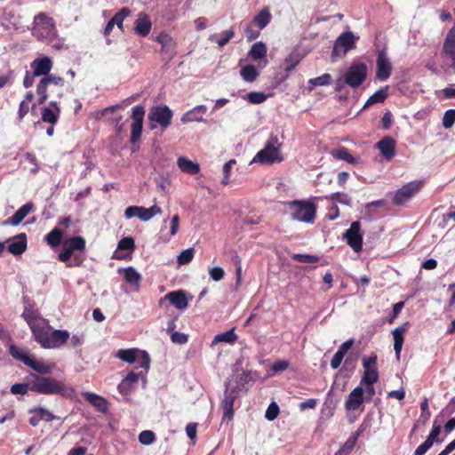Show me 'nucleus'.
Instances as JSON below:
<instances>
[{"label":"nucleus","mask_w":455,"mask_h":455,"mask_svg":"<svg viewBox=\"0 0 455 455\" xmlns=\"http://www.w3.org/2000/svg\"><path fill=\"white\" fill-rule=\"evenodd\" d=\"M236 162L235 159H231L229 160L228 162H227L224 165H223V174H224V177L221 180V184L226 186L228 184L229 182V175H230V172H231V168H232V165L235 164Z\"/></svg>","instance_id":"54"},{"label":"nucleus","mask_w":455,"mask_h":455,"mask_svg":"<svg viewBox=\"0 0 455 455\" xmlns=\"http://www.w3.org/2000/svg\"><path fill=\"white\" fill-rule=\"evenodd\" d=\"M238 379L239 384L244 385L251 381H254L256 379V373L252 372L251 371H243L238 376Z\"/></svg>","instance_id":"55"},{"label":"nucleus","mask_w":455,"mask_h":455,"mask_svg":"<svg viewBox=\"0 0 455 455\" xmlns=\"http://www.w3.org/2000/svg\"><path fill=\"white\" fill-rule=\"evenodd\" d=\"M14 83V70L8 62L0 64V89L10 86Z\"/></svg>","instance_id":"26"},{"label":"nucleus","mask_w":455,"mask_h":455,"mask_svg":"<svg viewBox=\"0 0 455 455\" xmlns=\"http://www.w3.org/2000/svg\"><path fill=\"white\" fill-rule=\"evenodd\" d=\"M188 337L185 333L175 331L171 334L172 343L183 345L188 342Z\"/></svg>","instance_id":"62"},{"label":"nucleus","mask_w":455,"mask_h":455,"mask_svg":"<svg viewBox=\"0 0 455 455\" xmlns=\"http://www.w3.org/2000/svg\"><path fill=\"white\" fill-rule=\"evenodd\" d=\"M177 165L182 172L190 175H196L200 172V166L196 162L183 156L178 157Z\"/></svg>","instance_id":"29"},{"label":"nucleus","mask_w":455,"mask_h":455,"mask_svg":"<svg viewBox=\"0 0 455 455\" xmlns=\"http://www.w3.org/2000/svg\"><path fill=\"white\" fill-rule=\"evenodd\" d=\"M82 395L89 403L94 406L99 411L103 413L107 412L108 409V401L104 397L91 392H84Z\"/></svg>","instance_id":"27"},{"label":"nucleus","mask_w":455,"mask_h":455,"mask_svg":"<svg viewBox=\"0 0 455 455\" xmlns=\"http://www.w3.org/2000/svg\"><path fill=\"white\" fill-rule=\"evenodd\" d=\"M156 39L161 44V53L167 54L169 57L174 55L176 43L172 36L165 31H162Z\"/></svg>","instance_id":"25"},{"label":"nucleus","mask_w":455,"mask_h":455,"mask_svg":"<svg viewBox=\"0 0 455 455\" xmlns=\"http://www.w3.org/2000/svg\"><path fill=\"white\" fill-rule=\"evenodd\" d=\"M326 199L331 201H336L343 204H349V199L346 194L336 192L331 194L330 196H326Z\"/></svg>","instance_id":"61"},{"label":"nucleus","mask_w":455,"mask_h":455,"mask_svg":"<svg viewBox=\"0 0 455 455\" xmlns=\"http://www.w3.org/2000/svg\"><path fill=\"white\" fill-rule=\"evenodd\" d=\"M195 250L194 248H188L182 251L178 256V263L180 265H187L190 263L194 258Z\"/></svg>","instance_id":"46"},{"label":"nucleus","mask_w":455,"mask_h":455,"mask_svg":"<svg viewBox=\"0 0 455 455\" xmlns=\"http://www.w3.org/2000/svg\"><path fill=\"white\" fill-rule=\"evenodd\" d=\"M247 99L252 104H260L266 100L267 96L263 92H251L247 94Z\"/></svg>","instance_id":"53"},{"label":"nucleus","mask_w":455,"mask_h":455,"mask_svg":"<svg viewBox=\"0 0 455 455\" xmlns=\"http://www.w3.org/2000/svg\"><path fill=\"white\" fill-rule=\"evenodd\" d=\"M234 36V30H228L225 32V34L221 36H219L217 35H212L210 37V40L212 42H215L218 44L220 47L224 46L228 43V41Z\"/></svg>","instance_id":"45"},{"label":"nucleus","mask_w":455,"mask_h":455,"mask_svg":"<svg viewBox=\"0 0 455 455\" xmlns=\"http://www.w3.org/2000/svg\"><path fill=\"white\" fill-rule=\"evenodd\" d=\"M55 22L52 17L45 12H40L34 18L33 28H54Z\"/></svg>","instance_id":"33"},{"label":"nucleus","mask_w":455,"mask_h":455,"mask_svg":"<svg viewBox=\"0 0 455 455\" xmlns=\"http://www.w3.org/2000/svg\"><path fill=\"white\" fill-rule=\"evenodd\" d=\"M271 13L267 8L262 9L254 18L253 23L259 28H264L271 20Z\"/></svg>","instance_id":"38"},{"label":"nucleus","mask_w":455,"mask_h":455,"mask_svg":"<svg viewBox=\"0 0 455 455\" xmlns=\"http://www.w3.org/2000/svg\"><path fill=\"white\" fill-rule=\"evenodd\" d=\"M267 52V49L266 44L262 42H257L251 45L249 56L254 60H258L266 58Z\"/></svg>","instance_id":"36"},{"label":"nucleus","mask_w":455,"mask_h":455,"mask_svg":"<svg viewBox=\"0 0 455 455\" xmlns=\"http://www.w3.org/2000/svg\"><path fill=\"white\" fill-rule=\"evenodd\" d=\"M423 187L420 180H413L406 183L397 189L392 198V204L395 206H402L409 202Z\"/></svg>","instance_id":"8"},{"label":"nucleus","mask_w":455,"mask_h":455,"mask_svg":"<svg viewBox=\"0 0 455 455\" xmlns=\"http://www.w3.org/2000/svg\"><path fill=\"white\" fill-rule=\"evenodd\" d=\"M24 320L28 324L31 331L33 333V337L44 328V325L47 323V320L43 318L37 310L33 308L26 307L21 315Z\"/></svg>","instance_id":"15"},{"label":"nucleus","mask_w":455,"mask_h":455,"mask_svg":"<svg viewBox=\"0 0 455 455\" xmlns=\"http://www.w3.org/2000/svg\"><path fill=\"white\" fill-rule=\"evenodd\" d=\"M140 212L139 214V219L141 220L142 221H148L154 216L160 214L162 212V210L159 206L154 204L149 208L140 206Z\"/></svg>","instance_id":"39"},{"label":"nucleus","mask_w":455,"mask_h":455,"mask_svg":"<svg viewBox=\"0 0 455 455\" xmlns=\"http://www.w3.org/2000/svg\"><path fill=\"white\" fill-rule=\"evenodd\" d=\"M377 360L378 356L375 353L363 357V375L361 379V385H373L379 380V372L376 367Z\"/></svg>","instance_id":"12"},{"label":"nucleus","mask_w":455,"mask_h":455,"mask_svg":"<svg viewBox=\"0 0 455 455\" xmlns=\"http://www.w3.org/2000/svg\"><path fill=\"white\" fill-rule=\"evenodd\" d=\"M33 34L36 36H42L49 44H52L53 38L56 37V30H34Z\"/></svg>","instance_id":"58"},{"label":"nucleus","mask_w":455,"mask_h":455,"mask_svg":"<svg viewBox=\"0 0 455 455\" xmlns=\"http://www.w3.org/2000/svg\"><path fill=\"white\" fill-rule=\"evenodd\" d=\"M388 86L381 87L379 90L375 92L366 101L363 108H366L375 103H382L387 98Z\"/></svg>","instance_id":"35"},{"label":"nucleus","mask_w":455,"mask_h":455,"mask_svg":"<svg viewBox=\"0 0 455 455\" xmlns=\"http://www.w3.org/2000/svg\"><path fill=\"white\" fill-rule=\"evenodd\" d=\"M395 144L392 137L386 136L376 144V147L387 160H391L395 155Z\"/></svg>","instance_id":"21"},{"label":"nucleus","mask_w":455,"mask_h":455,"mask_svg":"<svg viewBox=\"0 0 455 455\" xmlns=\"http://www.w3.org/2000/svg\"><path fill=\"white\" fill-rule=\"evenodd\" d=\"M240 75L244 81L251 83L258 78L259 72L253 65H246L241 68Z\"/></svg>","instance_id":"42"},{"label":"nucleus","mask_w":455,"mask_h":455,"mask_svg":"<svg viewBox=\"0 0 455 455\" xmlns=\"http://www.w3.org/2000/svg\"><path fill=\"white\" fill-rule=\"evenodd\" d=\"M62 237L63 232L60 228H54L45 235L44 240L51 247L55 248L60 244Z\"/></svg>","instance_id":"37"},{"label":"nucleus","mask_w":455,"mask_h":455,"mask_svg":"<svg viewBox=\"0 0 455 455\" xmlns=\"http://www.w3.org/2000/svg\"><path fill=\"white\" fill-rule=\"evenodd\" d=\"M237 398L236 388L231 390L227 387L224 393V399L221 403L223 419H232L234 417V403Z\"/></svg>","instance_id":"18"},{"label":"nucleus","mask_w":455,"mask_h":455,"mask_svg":"<svg viewBox=\"0 0 455 455\" xmlns=\"http://www.w3.org/2000/svg\"><path fill=\"white\" fill-rule=\"evenodd\" d=\"M156 440V435L151 430H144L139 435V442L143 445H149Z\"/></svg>","instance_id":"49"},{"label":"nucleus","mask_w":455,"mask_h":455,"mask_svg":"<svg viewBox=\"0 0 455 455\" xmlns=\"http://www.w3.org/2000/svg\"><path fill=\"white\" fill-rule=\"evenodd\" d=\"M357 440V435L354 437L348 438L346 443L340 447L339 450L343 453V455H348L354 449L355 443Z\"/></svg>","instance_id":"52"},{"label":"nucleus","mask_w":455,"mask_h":455,"mask_svg":"<svg viewBox=\"0 0 455 455\" xmlns=\"http://www.w3.org/2000/svg\"><path fill=\"white\" fill-rule=\"evenodd\" d=\"M145 109L143 106L137 105L132 108V117L133 122L131 125V142H137L142 133Z\"/></svg>","instance_id":"14"},{"label":"nucleus","mask_w":455,"mask_h":455,"mask_svg":"<svg viewBox=\"0 0 455 455\" xmlns=\"http://www.w3.org/2000/svg\"><path fill=\"white\" fill-rule=\"evenodd\" d=\"M164 299L170 300L177 309H185L188 304L186 293L183 291H170Z\"/></svg>","instance_id":"28"},{"label":"nucleus","mask_w":455,"mask_h":455,"mask_svg":"<svg viewBox=\"0 0 455 455\" xmlns=\"http://www.w3.org/2000/svg\"><path fill=\"white\" fill-rule=\"evenodd\" d=\"M131 14V10L127 7L122 8L116 12L107 23L105 28H113L114 26H117L118 28H123V22L126 17Z\"/></svg>","instance_id":"32"},{"label":"nucleus","mask_w":455,"mask_h":455,"mask_svg":"<svg viewBox=\"0 0 455 455\" xmlns=\"http://www.w3.org/2000/svg\"><path fill=\"white\" fill-rule=\"evenodd\" d=\"M210 276L214 281H220L224 277V270L220 267H212L209 270Z\"/></svg>","instance_id":"64"},{"label":"nucleus","mask_w":455,"mask_h":455,"mask_svg":"<svg viewBox=\"0 0 455 455\" xmlns=\"http://www.w3.org/2000/svg\"><path fill=\"white\" fill-rule=\"evenodd\" d=\"M367 75V65L362 61L355 60L344 74L345 82L352 88H358L366 80Z\"/></svg>","instance_id":"6"},{"label":"nucleus","mask_w":455,"mask_h":455,"mask_svg":"<svg viewBox=\"0 0 455 455\" xmlns=\"http://www.w3.org/2000/svg\"><path fill=\"white\" fill-rule=\"evenodd\" d=\"M122 106L120 104H116L108 108H105L101 110H98L94 112V117L98 120L102 119L108 112H115L120 109Z\"/></svg>","instance_id":"59"},{"label":"nucleus","mask_w":455,"mask_h":455,"mask_svg":"<svg viewBox=\"0 0 455 455\" xmlns=\"http://www.w3.org/2000/svg\"><path fill=\"white\" fill-rule=\"evenodd\" d=\"M343 238L346 239L347 243L354 250V251H362L363 235L361 234V223L359 221L352 222L350 228L343 234Z\"/></svg>","instance_id":"13"},{"label":"nucleus","mask_w":455,"mask_h":455,"mask_svg":"<svg viewBox=\"0 0 455 455\" xmlns=\"http://www.w3.org/2000/svg\"><path fill=\"white\" fill-rule=\"evenodd\" d=\"M151 27L152 22L149 16L144 12H140L133 28H151Z\"/></svg>","instance_id":"44"},{"label":"nucleus","mask_w":455,"mask_h":455,"mask_svg":"<svg viewBox=\"0 0 455 455\" xmlns=\"http://www.w3.org/2000/svg\"><path fill=\"white\" fill-rule=\"evenodd\" d=\"M331 155L338 160H343L352 164H356L355 158L345 148L332 150Z\"/></svg>","instance_id":"43"},{"label":"nucleus","mask_w":455,"mask_h":455,"mask_svg":"<svg viewBox=\"0 0 455 455\" xmlns=\"http://www.w3.org/2000/svg\"><path fill=\"white\" fill-rule=\"evenodd\" d=\"M292 259L300 263H316L319 261V257L310 254L296 253L292 255Z\"/></svg>","instance_id":"48"},{"label":"nucleus","mask_w":455,"mask_h":455,"mask_svg":"<svg viewBox=\"0 0 455 455\" xmlns=\"http://www.w3.org/2000/svg\"><path fill=\"white\" fill-rule=\"evenodd\" d=\"M358 36H355L350 30L343 32L335 41L331 57H343L347 52L355 47Z\"/></svg>","instance_id":"10"},{"label":"nucleus","mask_w":455,"mask_h":455,"mask_svg":"<svg viewBox=\"0 0 455 455\" xmlns=\"http://www.w3.org/2000/svg\"><path fill=\"white\" fill-rule=\"evenodd\" d=\"M343 18V15L342 14H335L333 16H323V17H320V18H316V21H331V26H341L339 23L341 21Z\"/></svg>","instance_id":"60"},{"label":"nucleus","mask_w":455,"mask_h":455,"mask_svg":"<svg viewBox=\"0 0 455 455\" xmlns=\"http://www.w3.org/2000/svg\"><path fill=\"white\" fill-rule=\"evenodd\" d=\"M34 208L33 203L29 202L22 205L12 217L3 222L4 226H18L28 216Z\"/></svg>","instance_id":"22"},{"label":"nucleus","mask_w":455,"mask_h":455,"mask_svg":"<svg viewBox=\"0 0 455 455\" xmlns=\"http://www.w3.org/2000/svg\"><path fill=\"white\" fill-rule=\"evenodd\" d=\"M279 148L280 145L278 144L277 137L272 136L267 140L265 148L257 153L255 159L259 163L267 164L281 162L283 161V157L281 156Z\"/></svg>","instance_id":"7"},{"label":"nucleus","mask_w":455,"mask_h":455,"mask_svg":"<svg viewBox=\"0 0 455 455\" xmlns=\"http://www.w3.org/2000/svg\"><path fill=\"white\" fill-rule=\"evenodd\" d=\"M30 67L35 76H43L36 86V93L38 95V103L44 104L48 99V87L54 85L61 89L65 85V80L63 77L50 74L52 61L49 57L35 59L30 63Z\"/></svg>","instance_id":"2"},{"label":"nucleus","mask_w":455,"mask_h":455,"mask_svg":"<svg viewBox=\"0 0 455 455\" xmlns=\"http://www.w3.org/2000/svg\"><path fill=\"white\" fill-rule=\"evenodd\" d=\"M455 123V109H449L443 117V125L444 128H451Z\"/></svg>","instance_id":"51"},{"label":"nucleus","mask_w":455,"mask_h":455,"mask_svg":"<svg viewBox=\"0 0 455 455\" xmlns=\"http://www.w3.org/2000/svg\"><path fill=\"white\" fill-rule=\"evenodd\" d=\"M117 357L127 363H134L136 360V350L121 349L117 352Z\"/></svg>","instance_id":"47"},{"label":"nucleus","mask_w":455,"mask_h":455,"mask_svg":"<svg viewBox=\"0 0 455 455\" xmlns=\"http://www.w3.org/2000/svg\"><path fill=\"white\" fill-rule=\"evenodd\" d=\"M303 56L299 52V51H292L284 60V70L286 73H290L292 71L299 63L302 60Z\"/></svg>","instance_id":"34"},{"label":"nucleus","mask_w":455,"mask_h":455,"mask_svg":"<svg viewBox=\"0 0 455 455\" xmlns=\"http://www.w3.org/2000/svg\"><path fill=\"white\" fill-rule=\"evenodd\" d=\"M392 72V65L384 52H380L377 58L376 77L379 81H386Z\"/></svg>","instance_id":"17"},{"label":"nucleus","mask_w":455,"mask_h":455,"mask_svg":"<svg viewBox=\"0 0 455 455\" xmlns=\"http://www.w3.org/2000/svg\"><path fill=\"white\" fill-rule=\"evenodd\" d=\"M237 338H238L237 335L235 333V329L232 328L224 333H220V334L216 335L212 341V345L220 343V342L234 344L237 340Z\"/></svg>","instance_id":"40"},{"label":"nucleus","mask_w":455,"mask_h":455,"mask_svg":"<svg viewBox=\"0 0 455 455\" xmlns=\"http://www.w3.org/2000/svg\"><path fill=\"white\" fill-rule=\"evenodd\" d=\"M8 243L7 250L12 255L18 256L22 254L27 250V235L20 233L6 241Z\"/></svg>","instance_id":"19"},{"label":"nucleus","mask_w":455,"mask_h":455,"mask_svg":"<svg viewBox=\"0 0 455 455\" xmlns=\"http://www.w3.org/2000/svg\"><path fill=\"white\" fill-rule=\"evenodd\" d=\"M443 52L451 60L450 67L455 68V30H450L443 44Z\"/></svg>","instance_id":"31"},{"label":"nucleus","mask_w":455,"mask_h":455,"mask_svg":"<svg viewBox=\"0 0 455 455\" xmlns=\"http://www.w3.org/2000/svg\"><path fill=\"white\" fill-rule=\"evenodd\" d=\"M86 242L83 236H73L65 239L62 243V250L58 254V259L61 262H68L74 251H84L85 250Z\"/></svg>","instance_id":"9"},{"label":"nucleus","mask_w":455,"mask_h":455,"mask_svg":"<svg viewBox=\"0 0 455 455\" xmlns=\"http://www.w3.org/2000/svg\"><path fill=\"white\" fill-rule=\"evenodd\" d=\"M278 414H279L278 405L275 403H271L266 411L265 417L268 420H274L275 419L277 418Z\"/></svg>","instance_id":"56"},{"label":"nucleus","mask_w":455,"mask_h":455,"mask_svg":"<svg viewBox=\"0 0 455 455\" xmlns=\"http://www.w3.org/2000/svg\"><path fill=\"white\" fill-rule=\"evenodd\" d=\"M363 403V389L361 386L356 387L348 395V397L345 403V408L347 411L357 410Z\"/></svg>","instance_id":"24"},{"label":"nucleus","mask_w":455,"mask_h":455,"mask_svg":"<svg viewBox=\"0 0 455 455\" xmlns=\"http://www.w3.org/2000/svg\"><path fill=\"white\" fill-rule=\"evenodd\" d=\"M28 413L31 415V417L28 419V422L32 427L38 426L41 420L50 422L54 419H60L59 417L55 416L52 412H51L49 410L40 406L29 409Z\"/></svg>","instance_id":"16"},{"label":"nucleus","mask_w":455,"mask_h":455,"mask_svg":"<svg viewBox=\"0 0 455 455\" xmlns=\"http://www.w3.org/2000/svg\"><path fill=\"white\" fill-rule=\"evenodd\" d=\"M123 271L124 277L128 283L137 287L140 285L141 276L132 267H126Z\"/></svg>","instance_id":"41"},{"label":"nucleus","mask_w":455,"mask_h":455,"mask_svg":"<svg viewBox=\"0 0 455 455\" xmlns=\"http://www.w3.org/2000/svg\"><path fill=\"white\" fill-rule=\"evenodd\" d=\"M148 120L160 125L163 130H166L172 124L173 113L166 105L154 106L149 109Z\"/></svg>","instance_id":"11"},{"label":"nucleus","mask_w":455,"mask_h":455,"mask_svg":"<svg viewBox=\"0 0 455 455\" xmlns=\"http://www.w3.org/2000/svg\"><path fill=\"white\" fill-rule=\"evenodd\" d=\"M9 352L13 358L22 362L25 365L34 370L37 373L36 375L39 376L51 374L55 367L54 363L36 360L34 356L28 355L15 345L9 347Z\"/></svg>","instance_id":"4"},{"label":"nucleus","mask_w":455,"mask_h":455,"mask_svg":"<svg viewBox=\"0 0 455 455\" xmlns=\"http://www.w3.org/2000/svg\"><path fill=\"white\" fill-rule=\"evenodd\" d=\"M410 327V323L405 322L400 326L396 327L393 331V339H394V349L395 352L396 358H400L401 351L403 348V341H404V333L408 331Z\"/></svg>","instance_id":"20"},{"label":"nucleus","mask_w":455,"mask_h":455,"mask_svg":"<svg viewBox=\"0 0 455 455\" xmlns=\"http://www.w3.org/2000/svg\"><path fill=\"white\" fill-rule=\"evenodd\" d=\"M206 111L207 108L204 105L196 106L183 115L181 122L184 124L189 122H202L204 121V116Z\"/></svg>","instance_id":"30"},{"label":"nucleus","mask_w":455,"mask_h":455,"mask_svg":"<svg viewBox=\"0 0 455 455\" xmlns=\"http://www.w3.org/2000/svg\"><path fill=\"white\" fill-rule=\"evenodd\" d=\"M49 322L35 336V340L44 349H56L66 345L70 334L66 330H53Z\"/></svg>","instance_id":"3"},{"label":"nucleus","mask_w":455,"mask_h":455,"mask_svg":"<svg viewBox=\"0 0 455 455\" xmlns=\"http://www.w3.org/2000/svg\"><path fill=\"white\" fill-rule=\"evenodd\" d=\"M292 220L313 224L316 217L317 206L308 200H293L288 203Z\"/></svg>","instance_id":"5"},{"label":"nucleus","mask_w":455,"mask_h":455,"mask_svg":"<svg viewBox=\"0 0 455 455\" xmlns=\"http://www.w3.org/2000/svg\"><path fill=\"white\" fill-rule=\"evenodd\" d=\"M50 107H44L42 108L41 119L44 123L54 125L60 117V108L56 101H51Z\"/></svg>","instance_id":"23"},{"label":"nucleus","mask_w":455,"mask_h":455,"mask_svg":"<svg viewBox=\"0 0 455 455\" xmlns=\"http://www.w3.org/2000/svg\"><path fill=\"white\" fill-rule=\"evenodd\" d=\"M433 443L426 439L414 451V455H425L426 452L433 446Z\"/></svg>","instance_id":"63"},{"label":"nucleus","mask_w":455,"mask_h":455,"mask_svg":"<svg viewBox=\"0 0 455 455\" xmlns=\"http://www.w3.org/2000/svg\"><path fill=\"white\" fill-rule=\"evenodd\" d=\"M331 81V76L328 73H325L320 76L310 79L309 84L315 86H323L330 84Z\"/></svg>","instance_id":"50"},{"label":"nucleus","mask_w":455,"mask_h":455,"mask_svg":"<svg viewBox=\"0 0 455 455\" xmlns=\"http://www.w3.org/2000/svg\"><path fill=\"white\" fill-rule=\"evenodd\" d=\"M28 390L39 395H56L68 399H72L76 395L75 388L64 380L36 373L29 375L27 383H16L11 387V393L13 395H24Z\"/></svg>","instance_id":"1"},{"label":"nucleus","mask_w":455,"mask_h":455,"mask_svg":"<svg viewBox=\"0 0 455 455\" xmlns=\"http://www.w3.org/2000/svg\"><path fill=\"white\" fill-rule=\"evenodd\" d=\"M134 247V240L131 236L122 238L117 245V249L119 250H133Z\"/></svg>","instance_id":"57"}]
</instances>
